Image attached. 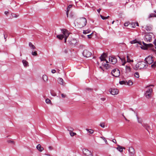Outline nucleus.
Here are the masks:
<instances>
[{
  "label": "nucleus",
  "instance_id": "15",
  "mask_svg": "<svg viewBox=\"0 0 156 156\" xmlns=\"http://www.w3.org/2000/svg\"><path fill=\"white\" fill-rule=\"evenodd\" d=\"M71 129H69V128L68 129V130L69 132V134L71 136H74L76 134L75 133L73 132V129L72 128H70Z\"/></svg>",
  "mask_w": 156,
  "mask_h": 156
},
{
  "label": "nucleus",
  "instance_id": "9",
  "mask_svg": "<svg viewBox=\"0 0 156 156\" xmlns=\"http://www.w3.org/2000/svg\"><path fill=\"white\" fill-rule=\"evenodd\" d=\"M145 62L146 63L149 64H151L153 62V57L152 56H149L148 57L146 58L145 59Z\"/></svg>",
  "mask_w": 156,
  "mask_h": 156
},
{
  "label": "nucleus",
  "instance_id": "61",
  "mask_svg": "<svg viewBox=\"0 0 156 156\" xmlns=\"http://www.w3.org/2000/svg\"><path fill=\"white\" fill-rule=\"evenodd\" d=\"M136 25L137 26H139V24L137 22L136 23Z\"/></svg>",
  "mask_w": 156,
  "mask_h": 156
},
{
  "label": "nucleus",
  "instance_id": "10",
  "mask_svg": "<svg viewBox=\"0 0 156 156\" xmlns=\"http://www.w3.org/2000/svg\"><path fill=\"white\" fill-rule=\"evenodd\" d=\"M128 151L129 156H135V150L133 147H129Z\"/></svg>",
  "mask_w": 156,
  "mask_h": 156
},
{
  "label": "nucleus",
  "instance_id": "44",
  "mask_svg": "<svg viewBox=\"0 0 156 156\" xmlns=\"http://www.w3.org/2000/svg\"><path fill=\"white\" fill-rule=\"evenodd\" d=\"M100 138H101V139H103L104 140V141L105 142L106 144H108V142H107L105 138V137H104L103 136H101V137H100Z\"/></svg>",
  "mask_w": 156,
  "mask_h": 156
},
{
  "label": "nucleus",
  "instance_id": "57",
  "mask_svg": "<svg viewBox=\"0 0 156 156\" xmlns=\"http://www.w3.org/2000/svg\"><path fill=\"white\" fill-rule=\"evenodd\" d=\"M101 10V9H98L97 10V12L98 13H99L100 12Z\"/></svg>",
  "mask_w": 156,
  "mask_h": 156
},
{
  "label": "nucleus",
  "instance_id": "6",
  "mask_svg": "<svg viewBox=\"0 0 156 156\" xmlns=\"http://www.w3.org/2000/svg\"><path fill=\"white\" fill-rule=\"evenodd\" d=\"M112 74L113 76L118 77L120 75V72L119 69H115L113 70L112 72Z\"/></svg>",
  "mask_w": 156,
  "mask_h": 156
},
{
  "label": "nucleus",
  "instance_id": "29",
  "mask_svg": "<svg viewBox=\"0 0 156 156\" xmlns=\"http://www.w3.org/2000/svg\"><path fill=\"white\" fill-rule=\"evenodd\" d=\"M119 83L121 85L124 84L127 85V82L125 81H119Z\"/></svg>",
  "mask_w": 156,
  "mask_h": 156
},
{
  "label": "nucleus",
  "instance_id": "14",
  "mask_svg": "<svg viewBox=\"0 0 156 156\" xmlns=\"http://www.w3.org/2000/svg\"><path fill=\"white\" fill-rule=\"evenodd\" d=\"M119 92L118 90L117 89L113 88L111 89L110 93L113 95H115L118 94Z\"/></svg>",
  "mask_w": 156,
  "mask_h": 156
},
{
  "label": "nucleus",
  "instance_id": "48",
  "mask_svg": "<svg viewBox=\"0 0 156 156\" xmlns=\"http://www.w3.org/2000/svg\"><path fill=\"white\" fill-rule=\"evenodd\" d=\"M129 25V24L128 23H125L124 24V25L125 26L127 27V26H128ZM129 25H130V24H129Z\"/></svg>",
  "mask_w": 156,
  "mask_h": 156
},
{
  "label": "nucleus",
  "instance_id": "11",
  "mask_svg": "<svg viewBox=\"0 0 156 156\" xmlns=\"http://www.w3.org/2000/svg\"><path fill=\"white\" fill-rule=\"evenodd\" d=\"M143 43L144 45L143 48L141 47V48L144 49H146L148 48H152L153 47V45L151 44H146L144 42H143Z\"/></svg>",
  "mask_w": 156,
  "mask_h": 156
},
{
  "label": "nucleus",
  "instance_id": "38",
  "mask_svg": "<svg viewBox=\"0 0 156 156\" xmlns=\"http://www.w3.org/2000/svg\"><path fill=\"white\" fill-rule=\"evenodd\" d=\"M86 130L90 134H92L94 132V131L92 129H86Z\"/></svg>",
  "mask_w": 156,
  "mask_h": 156
},
{
  "label": "nucleus",
  "instance_id": "50",
  "mask_svg": "<svg viewBox=\"0 0 156 156\" xmlns=\"http://www.w3.org/2000/svg\"><path fill=\"white\" fill-rule=\"evenodd\" d=\"M92 34H92H89V35H87V37H88V38H90L91 37V34Z\"/></svg>",
  "mask_w": 156,
  "mask_h": 156
},
{
  "label": "nucleus",
  "instance_id": "31",
  "mask_svg": "<svg viewBox=\"0 0 156 156\" xmlns=\"http://www.w3.org/2000/svg\"><path fill=\"white\" fill-rule=\"evenodd\" d=\"M100 16L101 17V19L103 20L107 19L109 17V16H107L105 17V16H104L101 15H100Z\"/></svg>",
  "mask_w": 156,
  "mask_h": 156
},
{
  "label": "nucleus",
  "instance_id": "27",
  "mask_svg": "<svg viewBox=\"0 0 156 156\" xmlns=\"http://www.w3.org/2000/svg\"><path fill=\"white\" fill-rule=\"evenodd\" d=\"M42 79L44 82H46L48 81V77L46 75H43Z\"/></svg>",
  "mask_w": 156,
  "mask_h": 156
},
{
  "label": "nucleus",
  "instance_id": "46",
  "mask_svg": "<svg viewBox=\"0 0 156 156\" xmlns=\"http://www.w3.org/2000/svg\"><path fill=\"white\" fill-rule=\"evenodd\" d=\"M100 126L101 127L104 128L105 127V123L104 122H101L100 123Z\"/></svg>",
  "mask_w": 156,
  "mask_h": 156
},
{
  "label": "nucleus",
  "instance_id": "51",
  "mask_svg": "<svg viewBox=\"0 0 156 156\" xmlns=\"http://www.w3.org/2000/svg\"><path fill=\"white\" fill-rule=\"evenodd\" d=\"M118 57L120 59H121V60H122V61H123V60H125V58H122L120 57H119V56H118Z\"/></svg>",
  "mask_w": 156,
  "mask_h": 156
},
{
  "label": "nucleus",
  "instance_id": "45",
  "mask_svg": "<svg viewBox=\"0 0 156 156\" xmlns=\"http://www.w3.org/2000/svg\"><path fill=\"white\" fill-rule=\"evenodd\" d=\"M3 35L4 36V39H5V41H6V39L8 35L7 34H6L5 33H4L3 34Z\"/></svg>",
  "mask_w": 156,
  "mask_h": 156
},
{
  "label": "nucleus",
  "instance_id": "16",
  "mask_svg": "<svg viewBox=\"0 0 156 156\" xmlns=\"http://www.w3.org/2000/svg\"><path fill=\"white\" fill-rule=\"evenodd\" d=\"M107 56L106 53H103L100 57V58L101 61L105 60V58Z\"/></svg>",
  "mask_w": 156,
  "mask_h": 156
},
{
  "label": "nucleus",
  "instance_id": "43",
  "mask_svg": "<svg viewBox=\"0 0 156 156\" xmlns=\"http://www.w3.org/2000/svg\"><path fill=\"white\" fill-rule=\"evenodd\" d=\"M46 102L48 104H50L51 102V101L49 99H46L45 100Z\"/></svg>",
  "mask_w": 156,
  "mask_h": 156
},
{
  "label": "nucleus",
  "instance_id": "12",
  "mask_svg": "<svg viewBox=\"0 0 156 156\" xmlns=\"http://www.w3.org/2000/svg\"><path fill=\"white\" fill-rule=\"evenodd\" d=\"M109 61L113 64H115L117 61L116 58L115 57L110 56L109 57Z\"/></svg>",
  "mask_w": 156,
  "mask_h": 156
},
{
  "label": "nucleus",
  "instance_id": "20",
  "mask_svg": "<svg viewBox=\"0 0 156 156\" xmlns=\"http://www.w3.org/2000/svg\"><path fill=\"white\" fill-rule=\"evenodd\" d=\"M72 5H69L68 6L67 9V11L66 12V14L67 17L69 16V11L70 9L72 7Z\"/></svg>",
  "mask_w": 156,
  "mask_h": 156
},
{
  "label": "nucleus",
  "instance_id": "26",
  "mask_svg": "<svg viewBox=\"0 0 156 156\" xmlns=\"http://www.w3.org/2000/svg\"><path fill=\"white\" fill-rule=\"evenodd\" d=\"M127 62H133V61L132 59H130V57L127 55Z\"/></svg>",
  "mask_w": 156,
  "mask_h": 156
},
{
  "label": "nucleus",
  "instance_id": "18",
  "mask_svg": "<svg viewBox=\"0 0 156 156\" xmlns=\"http://www.w3.org/2000/svg\"><path fill=\"white\" fill-rule=\"evenodd\" d=\"M65 35L62 34H59L56 36V37L59 39L62 40L65 37Z\"/></svg>",
  "mask_w": 156,
  "mask_h": 156
},
{
  "label": "nucleus",
  "instance_id": "24",
  "mask_svg": "<svg viewBox=\"0 0 156 156\" xmlns=\"http://www.w3.org/2000/svg\"><path fill=\"white\" fill-rule=\"evenodd\" d=\"M117 149L120 152H123V147L119 145H118L117 147Z\"/></svg>",
  "mask_w": 156,
  "mask_h": 156
},
{
  "label": "nucleus",
  "instance_id": "13",
  "mask_svg": "<svg viewBox=\"0 0 156 156\" xmlns=\"http://www.w3.org/2000/svg\"><path fill=\"white\" fill-rule=\"evenodd\" d=\"M70 45H73L75 44L77 42V40L75 39H71L68 41Z\"/></svg>",
  "mask_w": 156,
  "mask_h": 156
},
{
  "label": "nucleus",
  "instance_id": "36",
  "mask_svg": "<svg viewBox=\"0 0 156 156\" xmlns=\"http://www.w3.org/2000/svg\"><path fill=\"white\" fill-rule=\"evenodd\" d=\"M133 83L131 80H129L128 82H127V85L129 86L133 84Z\"/></svg>",
  "mask_w": 156,
  "mask_h": 156
},
{
  "label": "nucleus",
  "instance_id": "23",
  "mask_svg": "<svg viewBox=\"0 0 156 156\" xmlns=\"http://www.w3.org/2000/svg\"><path fill=\"white\" fill-rule=\"evenodd\" d=\"M130 43L131 44H135L136 43H138L140 45H142L141 42L138 41L136 39H135L133 41H132L130 42Z\"/></svg>",
  "mask_w": 156,
  "mask_h": 156
},
{
  "label": "nucleus",
  "instance_id": "40",
  "mask_svg": "<svg viewBox=\"0 0 156 156\" xmlns=\"http://www.w3.org/2000/svg\"><path fill=\"white\" fill-rule=\"evenodd\" d=\"M74 14L72 13H71L69 14V17L70 18H73L74 17Z\"/></svg>",
  "mask_w": 156,
  "mask_h": 156
},
{
  "label": "nucleus",
  "instance_id": "63",
  "mask_svg": "<svg viewBox=\"0 0 156 156\" xmlns=\"http://www.w3.org/2000/svg\"><path fill=\"white\" fill-rule=\"evenodd\" d=\"M129 110H132V111H134L133 109L132 108H129Z\"/></svg>",
  "mask_w": 156,
  "mask_h": 156
},
{
  "label": "nucleus",
  "instance_id": "59",
  "mask_svg": "<svg viewBox=\"0 0 156 156\" xmlns=\"http://www.w3.org/2000/svg\"><path fill=\"white\" fill-rule=\"evenodd\" d=\"M8 13L9 12L8 11H5V14L6 15H7Z\"/></svg>",
  "mask_w": 156,
  "mask_h": 156
},
{
  "label": "nucleus",
  "instance_id": "58",
  "mask_svg": "<svg viewBox=\"0 0 156 156\" xmlns=\"http://www.w3.org/2000/svg\"><path fill=\"white\" fill-rule=\"evenodd\" d=\"M112 141L113 142L115 143H116V140L115 139H113V140H112Z\"/></svg>",
  "mask_w": 156,
  "mask_h": 156
},
{
  "label": "nucleus",
  "instance_id": "37",
  "mask_svg": "<svg viewBox=\"0 0 156 156\" xmlns=\"http://www.w3.org/2000/svg\"><path fill=\"white\" fill-rule=\"evenodd\" d=\"M153 44L155 46V50H154V51L156 55V39L154 40V41L153 42Z\"/></svg>",
  "mask_w": 156,
  "mask_h": 156
},
{
  "label": "nucleus",
  "instance_id": "42",
  "mask_svg": "<svg viewBox=\"0 0 156 156\" xmlns=\"http://www.w3.org/2000/svg\"><path fill=\"white\" fill-rule=\"evenodd\" d=\"M134 76L136 78H139V75L138 73L136 72L134 74Z\"/></svg>",
  "mask_w": 156,
  "mask_h": 156
},
{
  "label": "nucleus",
  "instance_id": "55",
  "mask_svg": "<svg viewBox=\"0 0 156 156\" xmlns=\"http://www.w3.org/2000/svg\"><path fill=\"white\" fill-rule=\"evenodd\" d=\"M61 96H62V97L63 98H64L65 97L66 95H64L63 94H61Z\"/></svg>",
  "mask_w": 156,
  "mask_h": 156
},
{
  "label": "nucleus",
  "instance_id": "60",
  "mask_svg": "<svg viewBox=\"0 0 156 156\" xmlns=\"http://www.w3.org/2000/svg\"><path fill=\"white\" fill-rule=\"evenodd\" d=\"M86 90H92V89H90H90L89 88H87L86 89Z\"/></svg>",
  "mask_w": 156,
  "mask_h": 156
},
{
  "label": "nucleus",
  "instance_id": "53",
  "mask_svg": "<svg viewBox=\"0 0 156 156\" xmlns=\"http://www.w3.org/2000/svg\"><path fill=\"white\" fill-rule=\"evenodd\" d=\"M124 61V62L122 63V66H124L125 64L126 63V62L125 61V60H123V61Z\"/></svg>",
  "mask_w": 156,
  "mask_h": 156
},
{
  "label": "nucleus",
  "instance_id": "34",
  "mask_svg": "<svg viewBox=\"0 0 156 156\" xmlns=\"http://www.w3.org/2000/svg\"><path fill=\"white\" fill-rule=\"evenodd\" d=\"M143 126L147 130L148 128L149 127V126L147 124L144 123L142 124Z\"/></svg>",
  "mask_w": 156,
  "mask_h": 156
},
{
  "label": "nucleus",
  "instance_id": "52",
  "mask_svg": "<svg viewBox=\"0 0 156 156\" xmlns=\"http://www.w3.org/2000/svg\"><path fill=\"white\" fill-rule=\"evenodd\" d=\"M48 148L50 150H51L53 149V147L52 146H50L48 147Z\"/></svg>",
  "mask_w": 156,
  "mask_h": 156
},
{
  "label": "nucleus",
  "instance_id": "1",
  "mask_svg": "<svg viewBox=\"0 0 156 156\" xmlns=\"http://www.w3.org/2000/svg\"><path fill=\"white\" fill-rule=\"evenodd\" d=\"M148 66L146 63L144 61L138 62L135 66L133 67V69L136 70L142 69H146Z\"/></svg>",
  "mask_w": 156,
  "mask_h": 156
},
{
  "label": "nucleus",
  "instance_id": "64",
  "mask_svg": "<svg viewBox=\"0 0 156 156\" xmlns=\"http://www.w3.org/2000/svg\"><path fill=\"white\" fill-rule=\"evenodd\" d=\"M16 15H14V16H13L15 17H17V16H16Z\"/></svg>",
  "mask_w": 156,
  "mask_h": 156
},
{
  "label": "nucleus",
  "instance_id": "28",
  "mask_svg": "<svg viewBox=\"0 0 156 156\" xmlns=\"http://www.w3.org/2000/svg\"><path fill=\"white\" fill-rule=\"evenodd\" d=\"M130 26L132 28H135L136 27V22H132L130 24Z\"/></svg>",
  "mask_w": 156,
  "mask_h": 156
},
{
  "label": "nucleus",
  "instance_id": "3",
  "mask_svg": "<svg viewBox=\"0 0 156 156\" xmlns=\"http://www.w3.org/2000/svg\"><path fill=\"white\" fill-rule=\"evenodd\" d=\"M153 36V34L152 33H147L146 34L145 36L144 41L147 42H151L152 40V37Z\"/></svg>",
  "mask_w": 156,
  "mask_h": 156
},
{
  "label": "nucleus",
  "instance_id": "62",
  "mask_svg": "<svg viewBox=\"0 0 156 156\" xmlns=\"http://www.w3.org/2000/svg\"><path fill=\"white\" fill-rule=\"evenodd\" d=\"M124 118L126 121H128V120L126 118L125 116H124Z\"/></svg>",
  "mask_w": 156,
  "mask_h": 156
},
{
  "label": "nucleus",
  "instance_id": "8",
  "mask_svg": "<svg viewBox=\"0 0 156 156\" xmlns=\"http://www.w3.org/2000/svg\"><path fill=\"white\" fill-rule=\"evenodd\" d=\"M83 154L86 156H93V154L90 151L86 149H83Z\"/></svg>",
  "mask_w": 156,
  "mask_h": 156
},
{
  "label": "nucleus",
  "instance_id": "35",
  "mask_svg": "<svg viewBox=\"0 0 156 156\" xmlns=\"http://www.w3.org/2000/svg\"><path fill=\"white\" fill-rule=\"evenodd\" d=\"M31 54L32 55L35 56H37L38 55L37 53V51H32Z\"/></svg>",
  "mask_w": 156,
  "mask_h": 156
},
{
  "label": "nucleus",
  "instance_id": "47",
  "mask_svg": "<svg viewBox=\"0 0 156 156\" xmlns=\"http://www.w3.org/2000/svg\"><path fill=\"white\" fill-rule=\"evenodd\" d=\"M105 66L107 68H109L110 67V65L108 64H105Z\"/></svg>",
  "mask_w": 156,
  "mask_h": 156
},
{
  "label": "nucleus",
  "instance_id": "49",
  "mask_svg": "<svg viewBox=\"0 0 156 156\" xmlns=\"http://www.w3.org/2000/svg\"><path fill=\"white\" fill-rule=\"evenodd\" d=\"M51 93L52 95L53 96H55L56 95V94L55 93H52V92H51Z\"/></svg>",
  "mask_w": 156,
  "mask_h": 156
},
{
  "label": "nucleus",
  "instance_id": "30",
  "mask_svg": "<svg viewBox=\"0 0 156 156\" xmlns=\"http://www.w3.org/2000/svg\"><path fill=\"white\" fill-rule=\"evenodd\" d=\"M90 30L88 29L87 30H84L83 33L84 34H86L90 33Z\"/></svg>",
  "mask_w": 156,
  "mask_h": 156
},
{
  "label": "nucleus",
  "instance_id": "2",
  "mask_svg": "<svg viewBox=\"0 0 156 156\" xmlns=\"http://www.w3.org/2000/svg\"><path fill=\"white\" fill-rule=\"evenodd\" d=\"M87 22L86 19L85 18L82 17L79 20L78 23L79 24L80 27L82 28L86 25Z\"/></svg>",
  "mask_w": 156,
  "mask_h": 156
},
{
  "label": "nucleus",
  "instance_id": "54",
  "mask_svg": "<svg viewBox=\"0 0 156 156\" xmlns=\"http://www.w3.org/2000/svg\"><path fill=\"white\" fill-rule=\"evenodd\" d=\"M51 72L53 73H54L56 72V71L55 69H52L51 70Z\"/></svg>",
  "mask_w": 156,
  "mask_h": 156
},
{
  "label": "nucleus",
  "instance_id": "22",
  "mask_svg": "<svg viewBox=\"0 0 156 156\" xmlns=\"http://www.w3.org/2000/svg\"><path fill=\"white\" fill-rule=\"evenodd\" d=\"M22 63L25 67H27L29 66L28 63L25 60H23L22 61Z\"/></svg>",
  "mask_w": 156,
  "mask_h": 156
},
{
  "label": "nucleus",
  "instance_id": "32",
  "mask_svg": "<svg viewBox=\"0 0 156 156\" xmlns=\"http://www.w3.org/2000/svg\"><path fill=\"white\" fill-rule=\"evenodd\" d=\"M153 17H156V15L154 13H151L149 15L148 18H150Z\"/></svg>",
  "mask_w": 156,
  "mask_h": 156
},
{
  "label": "nucleus",
  "instance_id": "25",
  "mask_svg": "<svg viewBox=\"0 0 156 156\" xmlns=\"http://www.w3.org/2000/svg\"><path fill=\"white\" fill-rule=\"evenodd\" d=\"M29 45L30 48L32 49H35V46L33 45L31 42H29Z\"/></svg>",
  "mask_w": 156,
  "mask_h": 156
},
{
  "label": "nucleus",
  "instance_id": "33",
  "mask_svg": "<svg viewBox=\"0 0 156 156\" xmlns=\"http://www.w3.org/2000/svg\"><path fill=\"white\" fill-rule=\"evenodd\" d=\"M126 70L127 72H129L131 71V68L129 66H126Z\"/></svg>",
  "mask_w": 156,
  "mask_h": 156
},
{
  "label": "nucleus",
  "instance_id": "17",
  "mask_svg": "<svg viewBox=\"0 0 156 156\" xmlns=\"http://www.w3.org/2000/svg\"><path fill=\"white\" fill-rule=\"evenodd\" d=\"M145 29L147 32L151 31L152 30V26L150 25H146Z\"/></svg>",
  "mask_w": 156,
  "mask_h": 156
},
{
  "label": "nucleus",
  "instance_id": "7",
  "mask_svg": "<svg viewBox=\"0 0 156 156\" xmlns=\"http://www.w3.org/2000/svg\"><path fill=\"white\" fill-rule=\"evenodd\" d=\"M82 54L84 57L88 58L91 55L92 53L87 50L85 49L83 52Z\"/></svg>",
  "mask_w": 156,
  "mask_h": 156
},
{
  "label": "nucleus",
  "instance_id": "4",
  "mask_svg": "<svg viewBox=\"0 0 156 156\" xmlns=\"http://www.w3.org/2000/svg\"><path fill=\"white\" fill-rule=\"evenodd\" d=\"M61 30L62 33L65 36V37H64V42L65 43H66V42L67 39L69 35V33L67 30L66 29H61Z\"/></svg>",
  "mask_w": 156,
  "mask_h": 156
},
{
  "label": "nucleus",
  "instance_id": "56",
  "mask_svg": "<svg viewBox=\"0 0 156 156\" xmlns=\"http://www.w3.org/2000/svg\"><path fill=\"white\" fill-rule=\"evenodd\" d=\"M101 99L102 101H105V98H101Z\"/></svg>",
  "mask_w": 156,
  "mask_h": 156
},
{
  "label": "nucleus",
  "instance_id": "19",
  "mask_svg": "<svg viewBox=\"0 0 156 156\" xmlns=\"http://www.w3.org/2000/svg\"><path fill=\"white\" fill-rule=\"evenodd\" d=\"M36 148L40 152H41L44 150L43 147H41V145L40 144H38Z\"/></svg>",
  "mask_w": 156,
  "mask_h": 156
},
{
  "label": "nucleus",
  "instance_id": "21",
  "mask_svg": "<svg viewBox=\"0 0 156 156\" xmlns=\"http://www.w3.org/2000/svg\"><path fill=\"white\" fill-rule=\"evenodd\" d=\"M58 83L61 85H64V80L63 79L61 78H59L58 79Z\"/></svg>",
  "mask_w": 156,
  "mask_h": 156
},
{
  "label": "nucleus",
  "instance_id": "41",
  "mask_svg": "<svg viewBox=\"0 0 156 156\" xmlns=\"http://www.w3.org/2000/svg\"><path fill=\"white\" fill-rule=\"evenodd\" d=\"M137 119L138 122L139 123H141L142 122V119H140L138 116L137 117Z\"/></svg>",
  "mask_w": 156,
  "mask_h": 156
},
{
  "label": "nucleus",
  "instance_id": "39",
  "mask_svg": "<svg viewBox=\"0 0 156 156\" xmlns=\"http://www.w3.org/2000/svg\"><path fill=\"white\" fill-rule=\"evenodd\" d=\"M151 67L153 68L156 67V61L154 62V63L151 65Z\"/></svg>",
  "mask_w": 156,
  "mask_h": 156
},
{
  "label": "nucleus",
  "instance_id": "5",
  "mask_svg": "<svg viewBox=\"0 0 156 156\" xmlns=\"http://www.w3.org/2000/svg\"><path fill=\"white\" fill-rule=\"evenodd\" d=\"M152 92L153 90L151 88H149L146 91L144 94L145 96L148 98H151Z\"/></svg>",
  "mask_w": 156,
  "mask_h": 156
}]
</instances>
